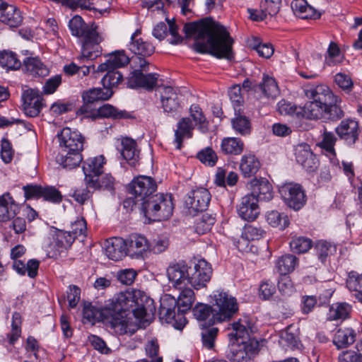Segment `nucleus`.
Here are the masks:
<instances>
[{"label": "nucleus", "instance_id": "nucleus-40", "mask_svg": "<svg viewBox=\"0 0 362 362\" xmlns=\"http://www.w3.org/2000/svg\"><path fill=\"white\" fill-rule=\"evenodd\" d=\"M24 71L32 76H45L49 70L37 57H28L23 62Z\"/></svg>", "mask_w": 362, "mask_h": 362}, {"label": "nucleus", "instance_id": "nucleus-35", "mask_svg": "<svg viewBox=\"0 0 362 362\" xmlns=\"http://www.w3.org/2000/svg\"><path fill=\"white\" fill-rule=\"evenodd\" d=\"M83 160L81 151H61L56 157L57 162L64 168L73 169L79 165Z\"/></svg>", "mask_w": 362, "mask_h": 362}, {"label": "nucleus", "instance_id": "nucleus-37", "mask_svg": "<svg viewBox=\"0 0 362 362\" xmlns=\"http://www.w3.org/2000/svg\"><path fill=\"white\" fill-rule=\"evenodd\" d=\"M231 325L233 331L229 334V336L235 337V341L251 340L250 333L252 327L247 317L240 319Z\"/></svg>", "mask_w": 362, "mask_h": 362}, {"label": "nucleus", "instance_id": "nucleus-64", "mask_svg": "<svg viewBox=\"0 0 362 362\" xmlns=\"http://www.w3.org/2000/svg\"><path fill=\"white\" fill-rule=\"evenodd\" d=\"M317 305V299L315 296L304 295L300 299V311L303 315L312 313Z\"/></svg>", "mask_w": 362, "mask_h": 362}, {"label": "nucleus", "instance_id": "nucleus-25", "mask_svg": "<svg viewBox=\"0 0 362 362\" xmlns=\"http://www.w3.org/2000/svg\"><path fill=\"white\" fill-rule=\"evenodd\" d=\"M105 164V158L103 155L88 158L83 165L85 184L88 182V178L95 179L100 176L103 172Z\"/></svg>", "mask_w": 362, "mask_h": 362}, {"label": "nucleus", "instance_id": "nucleus-30", "mask_svg": "<svg viewBox=\"0 0 362 362\" xmlns=\"http://www.w3.org/2000/svg\"><path fill=\"white\" fill-rule=\"evenodd\" d=\"M19 210L16 204L8 193L0 197V222H4L13 218Z\"/></svg>", "mask_w": 362, "mask_h": 362}, {"label": "nucleus", "instance_id": "nucleus-43", "mask_svg": "<svg viewBox=\"0 0 362 362\" xmlns=\"http://www.w3.org/2000/svg\"><path fill=\"white\" fill-rule=\"evenodd\" d=\"M244 143L238 138L226 137L224 138L221 144V151L227 155H240L244 150Z\"/></svg>", "mask_w": 362, "mask_h": 362}, {"label": "nucleus", "instance_id": "nucleus-19", "mask_svg": "<svg viewBox=\"0 0 362 362\" xmlns=\"http://www.w3.org/2000/svg\"><path fill=\"white\" fill-rule=\"evenodd\" d=\"M158 74L156 73L144 74L141 70H134L128 78L127 86L131 88H142L153 90L158 82Z\"/></svg>", "mask_w": 362, "mask_h": 362}, {"label": "nucleus", "instance_id": "nucleus-33", "mask_svg": "<svg viewBox=\"0 0 362 362\" xmlns=\"http://www.w3.org/2000/svg\"><path fill=\"white\" fill-rule=\"evenodd\" d=\"M352 307L345 302H337L332 303L327 314V319L329 321L345 320L350 317Z\"/></svg>", "mask_w": 362, "mask_h": 362}, {"label": "nucleus", "instance_id": "nucleus-54", "mask_svg": "<svg viewBox=\"0 0 362 362\" xmlns=\"http://www.w3.org/2000/svg\"><path fill=\"white\" fill-rule=\"evenodd\" d=\"M21 315L19 313L15 312L12 315L11 330L7 334L10 344H14L21 335Z\"/></svg>", "mask_w": 362, "mask_h": 362}, {"label": "nucleus", "instance_id": "nucleus-49", "mask_svg": "<svg viewBox=\"0 0 362 362\" xmlns=\"http://www.w3.org/2000/svg\"><path fill=\"white\" fill-rule=\"evenodd\" d=\"M314 250L318 259L324 263L328 256L336 252L337 247L336 245L325 240H318L314 246Z\"/></svg>", "mask_w": 362, "mask_h": 362}, {"label": "nucleus", "instance_id": "nucleus-26", "mask_svg": "<svg viewBox=\"0 0 362 362\" xmlns=\"http://www.w3.org/2000/svg\"><path fill=\"white\" fill-rule=\"evenodd\" d=\"M105 253L107 257L113 260L119 261L127 255L125 242L122 238H112L107 240L105 245Z\"/></svg>", "mask_w": 362, "mask_h": 362}, {"label": "nucleus", "instance_id": "nucleus-56", "mask_svg": "<svg viewBox=\"0 0 362 362\" xmlns=\"http://www.w3.org/2000/svg\"><path fill=\"white\" fill-rule=\"evenodd\" d=\"M145 351L146 355L151 358V361H149L147 359H141L136 362H163L162 357L158 356L159 345L156 339H152L148 341L145 345Z\"/></svg>", "mask_w": 362, "mask_h": 362}, {"label": "nucleus", "instance_id": "nucleus-18", "mask_svg": "<svg viewBox=\"0 0 362 362\" xmlns=\"http://www.w3.org/2000/svg\"><path fill=\"white\" fill-rule=\"evenodd\" d=\"M238 216L247 221H255L259 214L258 199L250 194L244 196L237 206Z\"/></svg>", "mask_w": 362, "mask_h": 362}, {"label": "nucleus", "instance_id": "nucleus-27", "mask_svg": "<svg viewBox=\"0 0 362 362\" xmlns=\"http://www.w3.org/2000/svg\"><path fill=\"white\" fill-rule=\"evenodd\" d=\"M251 193L259 201H269L273 197L272 187L266 179H254L250 182Z\"/></svg>", "mask_w": 362, "mask_h": 362}, {"label": "nucleus", "instance_id": "nucleus-8", "mask_svg": "<svg viewBox=\"0 0 362 362\" xmlns=\"http://www.w3.org/2000/svg\"><path fill=\"white\" fill-rule=\"evenodd\" d=\"M279 191L286 204L296 211L301 209L306 202L305 192L298 184H284L279 187Z\"/></svg>", "mask_w": 362, "mask_h": 362}, {"label": "nucleus", "instance_id": "nucleus-3", "mask_svg": "<svg viewBox=\"0 0 362 362\" xmlns=\"http://www.w3.org/2000/svg\"><path fill=\"white\" fill-rule=\"evenodd\" d=\"M212 273L211 265L204 259H198L192 267L185 262H179L167 269L168 278L175 288L189 284L195 289L204 288L211 280Z\"/></svg>", "mask_w": 362, "mask_h": 362}, {"label": "nucleus", "instance_id": "nucleus-55", "mask_svg": "<svg viewBox=\"0 0 362 362\" xmlns=\"http://www.w3.org/2000/svg\"><path fill=\"white\" fill-rule=\"evenodd\" d=\"M290 247L293 252L296 253H305L312 247L310 239L300 236L294 237L290 243Z\"/></svg>", "mask_w": 362, "mask_h": 362}, {"label": "nucleus", "instance_id": "nucleus-20", "mask_svg": "<svg viewBox=\"0 0 362 362\" xmlns=\"http://www.w3.org/2000/svg\"><path fill=\"white\" fill-rule=\"evenodd\" d=\"M110 313H112V311L106 303L103 306L99 308L90 303L85 304L83 310V319L92 324L95 322L105 321L111 325Z\"/></svg>", "mask_w": 362, "mask_h": 362}, {"label": "nucleus", "instance_id": "nucleus-62", "mask_svg": "<svg viewBox=\"0 0 362 362\" xmlns=\"http://www.w3.org/2000/svg\"><path fill=\"white\" fill-rule=\"evenodd\" d=\"M197 157L202 163L209 166L215 165L218 159L215 151L209 147L205 148L199 151Z\"/></svg>", "mask_w": 362, "mask_h": 362}, {"label": "nucleus", "instance_id": "nucleus-22", "mask_svg": "<svg viewBox=\"0 0 362 362\" xmlns=\"http://www.w3.org/2000/svg\"><path fill=\"white\" fill-rule=\"evenodd\" d=\"M336 132L349 145H353L358 137V124L354 119L342 120L336 128Z\"/></svg>", "mask_w": 362, "mask_h": 362}, {"label": "nucleus", "instance_id": "nucleus-23", "mask_svg": "<svg viewBox=\"0 0 362 362\" xmlns=\"http://www.w3.org/2000/svg\"><path fill=\"white\" fill-rule=\"evenodd\" d=\"M295 151L296 161L306 170L313 171L317 168V161L308 144H298Z\"/></svg>", "mask_w": 362, "mask_h": 362}, {"label": "nucleus", "instance_id": "nucleus-11", "mask_svg": "<svg viewBox=\"0 0 362 362\" xmlns=\"http://www.w3.org/2000/svg\"><path fill=\"white\" fill-rule=\"evenodd\" d=\"M305 96L310 100L328 107L338 105L341 100L334 95L330 88L324 84L308 86L305 89Z\"/></svg>", "mask_w": 362, "mask_h": 362}, {"label": "nucleus", "instance_id": "nucleus-9", "mask_svg": "<svg viewBox=\"0 0 362 362\" xmlns=\"http://www.w3.org/2000/svg\"><path fill=\"white\" fill-rule=\"evenodd\" d=\"M182 95L177 88L164 86L160 91L161 107L164 113L174 117L180 112Z\"/></svg>", "mask_w": 362, "mask_h": 362}, {"label": "nucleus", "instance_id": "nucleus-51", "mask_svg": "<svg viewBox=\"0 0 362 362\" xmlns=\"http://www.w3.org/2000/svg\"><path fill=\"white\" fill-rule=\"evenodd\" d=\"M55 245L60 252L69 248L75 238L69 231L58 230L54 236Z\"/></svg>", "mask_w": 362, "mask_h": 362}, {"label": "nucleus", "instance_id": "nucleus-10", "mask_svg": "<svg viewBox=\"0 0 362 362\" xmlns=\"http://www.w3.org/2000/svg\"><path fill=\"white\" fill-rule=\"evenodd\" d=\"M258 343L255 340L233 341L229 346L228 356L233 362H249L257 353Z\"/></svg>", "mask_w": 362, "mask_h": 362}, {"label": "nucleus", "instance_id": "nucleus-57", "mask_svg": "<svg viewBox=\"0 0 362 362\" xmlns=\"http://www.w3.org/2000/svg\"><path fill=\"white\" fill-rule=\"evenodd\" d=\"M334 82L344 92L349 93L354 88L351 76L349 74L339 72L334 76Z\"/></svg>", "mask_w": 362, "mask_h": 362}, {"label": "nucleus", "instance_id": "nucleus-48", "mask_svg": "<svg viewBox=\"0 0 362 362\" xmlns=\"http://www.w3.org/2000/svg\"><path fill=\"white\" fill-rule=\"evenodd\" d=\"M0 66L7 71L16 70L21 67V62L14 52L3 51L0 52Z\"/></svg>", "mask_w": 362, "mask_h": 362}, {"label": "nucleus", "instance_id": "nucleus-4", "mask_svg": "<svg viewBox=\"0 0 362 362\" xmlns=\"http://www.w3.org/2000/svg\"><path fill=\"white\" fill-rule=\"evenodd\" d=\"M177 289L180 291L177 299L169 294L161 298L159 315L167 323H172L176 329H182L187 323L184 314L192 308L195 296L193 290L187 286Z\"/></svg>", "mask_w": 362, "mask_h": 362}, {"label": "nucleus", "instance_id": "nucleus-32", "mask_svg": "<svg viewBox=\"0 0 362 362\" xmlns=\"http://www.w3.org/2000/svg\"><path fill=\"white\" fill-rule=\"evenodd\" d=\"M121 154L130 165L135 166L139 158V151L137 149L136 141L129 137L122 139Z\"/></svg>", "mask_w": 362, "mask_h": 362}, {"label": "nucleus", "instance_id": "nucleus-58", "mask_svg": "<svg viewBox=\"0 0 362 362\" xmlns=\"http://www.w3.org/2000/svg\"><path fill=\"white\" fill-rule=\"evenodd\" d=\"M86 185V187L75 188L70 192V196L79 204H84L91 200L92 192Z\"/></svg>", "mask_w": 362, "mask_h": 362}, {"label": "nucleus", "instance_id": "nucleus-50", "mask_svg": "<svg viewBox=\"0 0 362 362\" xmlns=\"http://www.w3.org/2000/svg\"><path fill=\"white\" fill-rule=\"evenodd\" d=\"M107 74L101 80L104 89L112 90V88L117 86L123 80V75L117 70L107 69Z\"/></svg>", "mask_w": 362, "mask_h": 362}, {"label": "nucleus", "instance_id": "nucleus-39", "mask_svg": "<svg viewBox=\"0 0 362 362\" xmlns=\"http://www.w3.org/2000/svg\"><path fill=\"white\" fill-rule=\"evenodd\" d=\"M260 166L259 159L253 154H245L241 158L240 170L245 177L255 175L259 170Z\"/></svg>", "mask_w": 362, "mask_h": 362}, {"label": "nucleus", "instance_id": "nucleus-63", "mask_svg": "<svg viewBox=\"0 0 362 362\" xmlns=\"http://www.w3.org/2000/svg\"><path fill=\"white\" fill-rule=\"evenodd\" d=\"M233 129L242 135L250 132V122L245 116H238L232 121Z\"/></svg>", "mask_w": 362, "mask_h": 362}, {"label": "nucleus", "instance_id": "nucleus-34", "mask_svg": "<svg viewBox=\"0 0 362 362\" xmlns=\"http://www.w3.org/2000/svg\"><path fill=\"white\" fill-rule=\"evenodd\" d=\"M356 332L351 327H341L333 337V344L337 349L346 348L356 341Z\"/></svg>", "mask_w": 362, "mask_h": 362}, {"label": "nucleus", "instance_id": "nucleus-42", "mask_svg": "<svg viewBox=\"0 0 362 362\" xmlns=\"http://www.w3.org/2000/svg\"><path fill=\"white\" fill-rule=\"evenodd\" d=\"M298 263V259L295 255L286 254L278 258L276 262V268L280 274L286 275L292 272Z\"/></svg>", "mask_w": 362, "mask_h": 362}, {"label": "nucleus", "instance_id": "nucleus-21", "mask_svg": "<svg viewBox=\"0 0 362 362\" xmlns=\"http://www.w3.org/2000/svg\"><path fill=\"white\" fill-rule=\"evenodd\" d=\"M0 21L10 27L16 28L23 21L21 11L16 6L0 0Z\"/></svg>", "mask_w": 362, "mask_h": 362}, {"label": "nucleus", "instance_id": "nucleus-61", "mask_svg": "<svg viewBox=\"0 0 362 362\" xmlns=\"http://www.w3.org/2000/svg\"><path fill=\"white\" fill-rule=\"evenodd\" d=\"M346 287L353 291H362V274L351 271L348 274Z\"/></svg>", "mask_w": 362, "mask_h": 362}, {"label": "nucleus", "instance_id": "nucleus-17", "mask_svg": "<svg viewBox=\"0 0 362 362\" xmlns=\"http://www.w3.org/2000/svg\"><path fill=\"white\" fill-rule=\"evenodd\" d=\"M125 242L126 252L132 258L141 257L150 249V244L144 235L137 233L129 235Z\"/></svg>", "mask_w": 362, "mask_h": 362}, {"label": "nucleus", "instance_id": "nucleus-47", "mask_svg": "<svg viewBox=\"0 0 362 362\" xmlns=\"http://www.w3.org/2000/svg\"><path fill=\"white\" fill-rule=\"evenodd\" d=\"M189 112L194 124L197 126L198 129L202 132H206L208 130L209 122L200 106L197 104L191 105Z\"/></svg>", "mask_w": 362, "mask_h": 362}, {"label": "nucleus", "instance_id": "nucleus-29", "mask_svg": "<svg viewBox=\"0 0 362 362\" xmlns=\"http://www.w3.org/2000/svg\"><path fill=\"white\" fill-rule=\"evenodd\" d=\"M107 57L108 59L106 62L100 64L95 71L105 72L110 69H117L126 66L129 62V58L123 50L110 53Z\"/></svg>", "mask_w": 362, "mask_h": 362}, {"label": "nucleus", "instance_id": "nucleus-31", "mask_svg": "<svg viewBox=\"0 0 362 362\" xmlns=\"http://www.w3.org/2000/svg\"><path fill=\"white\" fill-rule=\"evenodd\" d=\"M194 125L189 117H182L177 124V129L175 130V140L176 148L180 149L185 138H191Z\"/></svg>", "mask_w": 362, "mask_h": 362}, {"label": "nucleus", "instance_id": "nucleus-38", "mask_svg": "<svg viewBox=\"0 0 362 362\" xmlns=\"http://www.w3.org/2000/svg\"><path fill=\"white\" fill-rule=\"evenodd\" d=\"M254 90L261 91L268 98H275L279 94V89L275 79L269 75L264 74L262 82L254 87Z\"/></svg>", "mask_w": 362, "mask_h": 362}, {"label": "nucleus", "instance_id": "nucleus-41", "mask_svg": "<svg viewBox=\"0 0 362 362\" xmlns=\"http://www.w3.org/2000/svg\"><path fill=\"white\" fill-rule=\"evenodd\" d=\"M291 6L293 13L302 18H315L321 16V13L310 6L305 0H293Z\"/></svg>", "mask_w": 362, "mask_h": 362}, {"label": "nucleus", "instance_id": "nucleus-16", "mask_svg": "<svg viewBox=\"0 0 362 362\" xmlns=\"http://www.w3.org/2000/svg\"><path fill=\"white\" fill-rule=\"evenodd\" d=\"M23 111L27 116L37 117L44 105L43 98L36 89H28L22 95Z\"/></svg>", "mask_w": 362, "mask_h": 362}, {"label": "nucleus", "instance_id": "nucleus-46", "mask_svg": "<svg viewBox=\"0 0 362 362\" xmlns=\"http://www.w3.org/2000/svg\"><path fill=\"white\" fill-rule=\"evenodd\" d=\"M200 327L203 346L208 349H211L214 346L218 329L213 327V325H206V323L200 324Z\"/></svg>", "mask_w": 362, "mask_h": 362}, {"label": "nucleus", "instance_id": "nucleus-15", "mask_svg": "<svg viewBox=\"0 0 362 362\" xmlns=\"http://www.w3.org/2000/svg\"><path fill=\"white\" fill-rule=\"evenodd\" d=\"M113 95V91L109 89L93 88L83 93V105L78 109L77 113L84 115V117L90 114L94 110L91 104L99 100H109Z\"/></svg>", "mask_w": 362, "mask_h": 362}, {"label": "nucleus", "instance_id": "nucleus-28", "mask_svg": "<svg viewBox=\"0 0 362 362\" xmlns=\"http://www.w3.org/2000/svg\"><path fill=\"white\" fill-rule=\"evenodd\" d=\"M69 27L73 35L81 38L97 31V26L94 24H86L79 16H74L69 22Z\"/></svg>", "mask_w": 362, "mask_h": 362}, {"label": "nucleus", "instance_id": "nucleus-45", "mask_svg": "<svg viewBox=\"0 0 362 362\" xmlns=\"http://www.w3.org/2000/svg\"><path fill=\"white\" fill-rule=\"evenodd\" d=\"M129 48L132 53L144 57L151 56L155 51L153 45L141 37L131 42Z\"/></svg>", "mask_w": 362, "mask_h": 362}, {"label": "nucleus", "instance_id": "nucleus-6", "mask_svg": "<svg viewBox=\"0 0 362 362\" xmlns=\"http://www.w3.org/2000/svg\"><path fill=\"white\" fill-rule=\"evenodd\" d=\"M214 313L211 323H220L229 321L239 310L237 299L223 291H215L211 295Z\"/></svg>", "mask_w": 362, "mask_h": 362}, {"label": "nucleus", "instance_id": "nucleus-24", "mask_svg": "<svg viewBox=\"0 0 362 362\" xmlns=\"http://www.w3.org/2000/svg\"><path fill=\"white\" fill-rule=\"evenodd\" d=\"M129 117L130 115L127 111L119 110L110 104H105L85 116L86 118H90L93 120L100 117L120 119Z\"/></svg>", "mask_w": 362, "mask_h": 362}, {"label": "nucleus", "instance_id": "nucleus-7", "mask_svg": "<svg viewBox=\"0 0 362 362\" xmlns=\"http://www.w3.org/2000/svg\"><path fill=\"white\" fill-rule=\"evenodd\" d=\"M299 110L300 115L308 119L337 120L343 116V111L339 105H332L329 107L310 100Z\"/></svg>", "mask_w": 362, "mask_h": 362}, {"label": "nucleus", "instance_id": "nucleus-60", "mask_svg": "<svg viewBox=\"0 0 362 362\" xmlns=\"http://www.w3.org/2000/svg\"><path fill=\"white\" fill-rule=\"evenodd\" d=\"M215 223V218L208 214H204L196 221L195 230L199 234H204L211 230Z\"/></svg>", "mask_w": 362, "mask_h": 362}, {"label": "nucleus", "instance_id": "nucleus-2", "mask_svg": "<svg viewBox=\"0 0 362 362\" xmlns=\"http://www.w3.org/2000/svg\"><path fill=\"white\" fill-rule=\"evenodd\" d=\"M156 188L154 180L146 175L135 177L129 185V192L134 196V204L140 202L141 209L146 218L153 221L165 220L173 214L172 197L168 194H153Z\"/></svg>", "mask_w": 362, "mask_h": 362}, {"label": "nucleus", "instance_id": "nucleus-14", "mask_svg": "<svg viewBox=\"0 0 362 362\" xmlns=\"http://www.w3.org/2000/svg\"><path fill=\"white\" fill-rule=\"evenodd\" d=\"M103 37L98 31L88 35L81 40V54L78 59L83 61L94 60L102 54V47L100 42Z\"/></svg>", "mask_w": 362, "mask_h": 362}, {"label": "nucleus", "instance_id": "nucleus-13", "mask_svg": "<svg viewBox=\"0 0 362 362\" xmlns=\"http://www.w3.org/2000/svg\"><path fill=\"white\" fill-rule=\"evenodd\" d=\"M59 150L61 151H82L83 148L84 138L76 130H71L69 127L64 128L57 134Z\"/></svg>", "mask_w": 362, "mask_h": 362}, {"label": "nucleus", "instance_id": "nucleus-44", "mask_svg": "<svg viewBox=\"0 0 362 362\" xmlns=\"http://www.w3.org/2000/svg\"><path fill=\"white\" fill-rule=\"evenodd\" d=\"M214 313V308L211 305L199 303L192 309V313L194 318L202 323H206V325H214L215 323H211L210 318L212 317Z\"/></svg>", "mask_w": 362, "mask_h": 362}, {"label": "nucleus", "instance_id": "nucleus-53", "mask_svg": "<svg viewBox=\"0 0 362 362\" xmlns=\"http://www.w3.org/2000/svg\"><path fill=\"white\" fill-rule=\"evenodd\" d=\"M343 60V55L337 43L331 42L325 56V63L329 66L337 65Z\"/></svg>", "mask_w": 362, "mask_h": 362}, {"label": "nucleus", "instance_id": "nucleus-36", "mask_svg": "<svg viewBox=\"0 0 362 362\" xmlns=\"http://www.w3.org/2000/svg\"><path fill=\"white\" fill-rule=\"evenodd\" d=\"M115 179L111 174L107 173L102 176L96 177L95 179L88 178V182L85 185L94 190H107L111 193L115 192Z\"/></svg>", "mask_w": 362, "mask_h": 362}, {"label": "nucleus", "instance_id": "nucleus-12", "mask_svg": "<svg viewBox=\"0 0 362 362\" xmlns=\"http://www.w3.org/2000/svg\"><path fill=\"white\" fill-rule=\"evenodd\" d=\"M211 197L210 192L206 188L199 187L192 190L185 200L189 213L194 214L206 210L211 201Z\"/></svg>", "mask_w": 362, "mask_h": 362}, {"label": "nucleus", "instance_id": "nucleus-5", "mask_svg": "<svg viewBox=\"0 0 362 362\" xmlns=\"http://www.w3.org/2000/svg\"><path fill=\"white\" fill-rule=\"evenodd\" d=\"M142 294L140 290H127L106 301L107 305L112 311L111 327L120 334L131 332L132 322L128 317V313L136 305L138 298H141Z\"/></svg>", "mask_w": 362, "mask_h": 362}, {"label": "nucleus", "instance_id": "nucleus-52", "mask_svg": "<svg viewBox=\"0 0 362 362\" xmlns=\"http://www.w3.org/2000/svg\"><path fill=\"white\" fill-rule=\"evenodd\" d=\"M267 221L272 227H276L281 230H284L289 224L288 216L275 210L267 213Z\"/></svg>", "mask_w": 362, "mask_h": 362}, {"label": "nucleus", "instance_id": "nucleus-1", "mask_svg": "<svg viewBox=\"0 0 362 362\" xmlns=\"http://www.w3.org/2000/svg\"><path fill=\"white\" fill-rule=\"evenodd\" d=\"M183 30L187 37L194 39L192 47L196 52L229 60L233 57V38L222 25L211 18L186 23Z\"/></svg>", "mask_w": 362, "mask_h": 362}, {"label": "nucleus", "instance_id": "nucleus-59", "mask_svg": "<svg viewBox=\"0 0 362 362\" xmlns=\"http://www.w3.org/2000/svg\"><path fill=\"white\" fill-rule=\"evenodd\" d=\"M293 326L289 325L286 330L281 333L280 343L289 348H294L298 346V337L292 331Z\"/></svg>", "mask_w": 362, "mask_h": 362}]
</instances>
